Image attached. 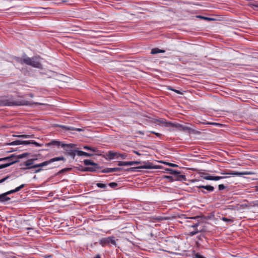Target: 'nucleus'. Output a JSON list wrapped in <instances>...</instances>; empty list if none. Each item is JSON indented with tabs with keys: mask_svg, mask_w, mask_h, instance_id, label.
Returning a JSON list of instances; mask_svg holds the SVG:
<instances>
[{
	"mask_svg": "<svg viewBox=\"0 0 258 258\" xmlns=\"http://www.w3.org/2000/svg\"><path fill=\"white\" fill-rule=\"evenodd\" d=\"M35 160L34 159H29L24 162V164L26 166V168H22L23 170L29 169L31 168H36L37 167H42L45 166H47L51 163L55 161H65L66 159L63 157H58L52 158L49 160L44 161L40 164H35L33 165V161Z\"/></svg>",
	"mask_w": 258,
	"mask_h": 258,
	"instance_id": "1",
	"label": "nucleus"
},
{
	"mask_svg": "<svg viewBox=\"0 0 258 258\" xmlns=\"http://www.w3.org/2000/svg\"><path fill=\"white\" fill-rule=\"evenodd\" d=\"M28 154V153H23V154H20L18 156H15L14 155H12L9 157L0 158V162L1 161H8V163L0 165V169L10 166V165L18 162V160L19 159L24 158V157H26V156Z\"/></svg>",
	"mask_w": 258,
	"mask_h": 258,
	"instance_id": "2",
	"label": "nucleus"
},
{
	"mask_svg": "<svg viewBox=\"0 0 258 258\" xmlns=\"http://www.w3.org/2000/svg\"><path fill=\"white\" fill-rule=\"evenodd\" d=\"M2 103L3 105L7 106L30 105L31 104L30 102L28 101L21 99L14 100L12 98L3 100Z\"/></svg>",
	"mask_w": 258,
	"mask_h": 258,
	"instance_id": "3",
	"label": "nucleus"
},
{
	"mask_svg": "<svg viewBox=\"0 0 258 258\" xmlns=\"http://www.w3.org/2000/svg\"><path fill=\"white\" fill-rule=\"evenodd\" d=\"M142 165L135 167H130L126 169L125 170L128 172H139L141 171V169H158V168L153 165V164L150 162H142Z\"/></svg>",
	"mask_w": 258,
	"mask_h": 258,
	"instance_id": "4",
	"label": "nucleus"
},
{
	"mask_svg": "<svg viewBox=\"0 0 258 258\" xmlns=\"http://www.w3.org/2000/svg\"><path fill=\"white\" fill-rule=\"evenodd\" d=\"M76 145L73 144H67L62 143L61 147L66 151L67 154L73 158L76 155V149H74Z\"/></svg>",
	"mask_w": 258,
	"mask_h": 258,
	"instance_id": "5",
	"label": "nucleus"
},
{
	"mask_svg": "<svg viewBox=\"0 0 258 258\" xmlns=\"http://www.w3.org/2000/svg\"><path fill=\"white\" fill-rule=\"evenodd\" d=\"M34 144L36 147H39L40 146V145L37 143L36 142L34 141H21V140H16L15 141H13L11 143H10L8 144L9 145H27L29 144Z\"/></svg>",
	"mask_w": 258,
	"mask_h": 258,
	"instance_id": "6",
	"label": "nucleus"
},
{
	"mask_svg": "<svg viewBox=\"0 0 258 258\" xmlns=\"http://www.w3.org/2000/svg\"><path fill=\"white\" fill-rule=\"evenodd\" d=\"M165 171L167 173L174 175L176 179L175 180H185L186 177L184 175H180V172L177 171L172 169L166 168Z\"/></svg>",
	"mask_w": 258,
	"mask_h": 258,
	"instance_id": "7",
	"label": "nucleus"
},
{
	"mask_svg": "<svg viewBox=\"0 0 258 258\" xmlns=\"http://www.w3.org/2000/svg\"><path fill=\"white\" fill-rule=\"evenodd\" d=\"M252 173L248 171H244V172H238V171H231L230 172H222L221 174L222 175H231L233 176H241L243 175H250Z\"/></svg>",
	"mask_w": 258,
	"mask_h": 258,
	"instance_id": "8",
	"label": "nucleus"
},
{
	"mask_svg": "<svg viewBox=\"0 0 258 258\" xmlns=\"http://www.w3.org/2000/svg\"><path fill=\"white\" fill-rule=\"evenodd\" d=\"M202 230V229H199V230L197 229V230H196V231L190 232L189 233V235L190 236H193L195 234H198L197 235V237H198L199 240L202 241H206L207 240L206 238L203 235V234L199 232L200 231H201Z\"/></svg>",
	"mask_w": 258,
	"mask_h": 258,
	"instance_id": "9",
	"label": "nucleus"
},
{
	"mask_svg": "<svg viewBox=\"0 0 258 258\" xmlns=\"http://www.w3.org/2000/svg\"><path fill=\"white\" fill-rule=\"evenodd\" d=\"M122 168L115 167V168H106L101 171L102 173H110L115 171H120L123 170Z\"/></svg>",
	"mask_w": 258,
	"mask_h": 258,
	"instance_id": "10",
	"label": "nucleus"
},
{
	"mask_svg": "<svg viewBox=\"0 0 258 258\" xmlns=\"http://www.w3.org/2000/svg\"><path fill=\"white\" fill-rule=\"evenodd\" d=\"M117 155V152H114L112 151H109L106 154V159L108 160H112L114 158H116Z\"/></svg>",
	"mask_w": 258,
	"mask_h": 258,
	"instance_id": "11",
	"label": "nucleus"
},
{
	"mask_svg": "<svg viewBox=\"0 0 258 258\" xmlns=\"http://www.w3.org/2000/svg\"><path fill=\"white\" fill-rule=\"evenodd\" d=\"M206 175L205 176H203V178L206 180H218L221 179H223L224 178L223 176H212L208 174H205Z\"/></svg>",
	"mask_w": 258,
	"mask_h": 258,
	"instance_id": "12",
	"label": "nucleus"
},
{
	"mask_svg": "<svg viewBox=\"0 0 258 258\" xmlns=\"http://www.w3.org/2000/svg\"><path fill=\"white\" fill-rule=\"evenodd\" d=\"M32 59V58H30L29 57H26V58H24L23 59L21 58H18L17 61L21 64L25 63L27 65L30 66L31 63Z\"/></svg>",
	"mask_w": 258,
	"mask_h": 258,
	"instance_id": "13",
	"label": "nucleus"
},
{
	"mask_svg": "<svg viewBox=\"0 0 258 258\" xmlns=\"http://www.w3.org/2000/svg\"><path fill=\"white\" fill-rule=\"evenodd\" d=\"M30 66L36 68H41L42 66L41 63L37 60L36 57H32L31 63Z\"/></svg>",
	"mask_w": 258,
	"mask_h": 258,
	"instance_id": "14",
	"label": "nucleus"
},
{
	"mask_svg": "<svg viewBox=\"0 0 258 258\" xmlns=\"http://www.w3.org/2000/svg\"><path fill=\"white\" fill-rule=\"evenodd\" d=\"M165 126L166 127H173L177 128L178 130H180V127H181V124L176 123H174L168 121V122H165Z\"/></svg>",
	"mask_w": 258,
	"mask_h": 258,
	"instance_id": "15",
	"label": "nucleus"
},
{
	"mask_svg": "<svg viewBox=\"0 0 258 258\" xmlns=\"http://www.w3.org/2000/svg\"><path fill=\"white\" fill-rule=\"evenodd\" d=\"M119 240L115 236H109L107 238H102L100 242H116Z\"/></svg>",
	"mask_w": 258,
	"mask_h": 258,
	"instance_id": "16",
	"label": "nucleus"
},
{
	"mask_svg": "<svg viewBox=\"0 0 258 258\" xmlns=\"http://www.w3.org/2000/svg\"><path fill=\"white\" fill-rule=\"evenodd\" d=\"M76 154L79 156H85V157H91L93 155V154H91L89 153L85 152L82 151H79L77 150Z\"/></svg>",
	"mask_w": 258,
	"mask_h": 258,
	"instance_id": "17",
	"label": "nucleus"
},
{
	"mask_svg": "<svg viewBox=\"0 0 258 258\" xmlns=\"http://www.w3.org/2000/svg\"><path fill=\"white\" fill-rule=\"evenodd\" d=\"M60 127H61L62 128H63L66 130H68V131H78V132H80V131H82V129H81V128H76V127H74L73 126L60 125Z\"/></svg>",
	"mask_w": 258,
	"mask_h": 258,
	"instance_id": "18",
	"label": "nucleus"
},
{
	"mask_svg": "<svg viewBox=\"0 0 258 258\" xmlns=\"http://www.w3.org/2000/svg\"><path fill=\"white\" fill-rule=\"evenodd\" d=\"M197 187H198L199 188L205 189L209 191H213L214 190V187L213 186H211L210 185H200L199 186H197Z\"/></svg>",
	"mask_w": 258,
	"mask_h": 258,
	"instance_id": "19",
	"label": "nucleus"
},
{
	"mask_svg": "<svg viewBox=\"0 0 258 258\" xmlns=\"http://www.w3.org/2000/svg\"><path fill=\"white\" fill-rule=\"evenodd\" d=\"M10 198L7 197V194L5 193L0 195V202H5L9 201Z\"/></svg>",
	"mask_w": 258,
	"mask_h": 258,
	"instance_id": "20",
	"label": "nucleus"
},
{
	"mask_svg": "<svg viewBox=\"0 0 258 258\" xmlns=\"http://www.w3.org/2000/svg\"><path fill=\"white\" fill-rule=\"evenodd\" d=\"M61 145L60 142L56 140L51 141L47 144V146H54L58 147L61 146Z\"/></svg>",
	"mask_w": 258,
	"mask_h": 258,
	"instance_id": "21",
	"label": "nucleus"
},
{
	"mask_svg": "<svg viewBox=\"0 0 258 258\" xmlns=\"http://www.w3.org/2000/svg\"><path fill=\"white\" fill-rule=\"evenodd\" d=\"M84 164H85V165L86 166H88V165H92V166H98V164L94 162L93 161L90 160H88V159H85L84 160Z\"/></svg>",
	"mask_w": 258,
	"mask_h": 258,
	"instance_id": "22",
	"label": "nucleus"
},
{
	"mask_svg": "<svg viewBox=\"0 0 258 258\" xmlns=\"http://www.w3.org/2000/svg\"><path fill=\"white\" fill-rule=\"evenodd\" d=\"M248 6L253 10H258V2H250L249 3Z\"/></svg>",
	"mask_w": 258,
	"mask_h": 258,
	"instance_id": "23",
	"label": "nucleus"
},
{
	"mask_svg": "<svg viewBox=\"0 0 258 258\" xmlns=\"http://www.w3.org/2000/svg\"><path fill=\"white\" fill-rule=\"evenodd\" d=\"M165 52V50L160 49L158 48H154L151 50V53L152 54H155L158 53H164Z\"/></svg>",
	"mask_w": 258,
	"mask_h": 258,
	"instance_id": "24",
	"label": "nucleus"
},
{
	"mask_svg": "<svg viewBox=\"0 0 258 258\" xmlns=\"http://www.w3.org/2000/svg\"><path fill=\"white\" fill-rule=\"evenodd\" d=\"M72 170V168H63L60 171H59L56 174L55 176L58 175L62 173H64L70 171Z\"/></svg>",
	"mask_w": 258,
	"mask_h": 258,
	"instance_id": "25",
	"label": "nucleus"
},
{
	"mask_svg": "<svg viewBox=\"0 0 258 258\" xmlns=\"http://www.w3.org/2000/svg\"><path fill=\"white\" fill-rule=\"evenodd\" d=\"M99 168V166H92V167H87V169H86L89 172H95L96 171L97 169Z\"/></svg>",
	"mask_w": 258,
	"mask_h": 258,
	"instance_id": "26",
	"label": "nucleus"
},
{
	"mask_svg": "<svg viewBox=\"0 0 258 258\" xmlns=\"http://www.w3.org/2000/svg\"><path fill=\"white\" fill-rule=\"evenodd\" d=\"M83 148L85 150L91 151L94 152H96L97 151V148H93V147L88 146H84Z\"/></svg>",
	"mask_w": 258,
	"mask_h": 258,
	"instance_id": "27",
	"label": "nucleus"
},
{
	"mask_svg": "<svg viewBox=\"0 0 258 258\" xmlns=\"http://www.w3.org/2000/svg\"><path fill=\"white\" fill-rule=\"evenodd\" d=\"M187 222L189 223L188 226L191 227L193 228H197L200 225V223L199 222H197V223H193V224L191 223V221H188Z\"/></svg>",
	"mask_w": 258,
	"mask_h": 258,
	"instance_id": "28",
	"label": "nucleus"
},
{
	"mask_svg": "<svg viewBox=\"0 0 258 258\" xmlns=\"http://www.w3.org/2000/svg\"><path fill=\"white\" fill-rule=\"evenodd\" d=\"M190 130V128L189 127L181 125V127H180V129L179 131H183L184 132H189Z\"/></svg>",
	"mask_w": 258,
	"mask_h": 258,
	"instance_id": "29",
	"label": "nucleus"
},
{
	"mask_svg": "<svg viewBox=\"0 0 258 258\" xmlns=\"http://www.w3.org/2000/svg\"><path fill=\"white\" fill-rule=\"evenodd\" d=\"M14 136L17 137L19 138H23V139H29V138H30L31 137L30 135H18V136L14 135Z\"/></svg>",
	"mask_w": 258,
	"mask_h": 258,
	"instance_id": "30",
	"label": "nucleus"
},
{
	"mask_svg": "<svg viewBox=\"0 0 258 258\" xmlns=\"http://www.w3.org/2000/svg\"><path fill=\"white\" fill-rule=\"evenodd\" d=\"M154 219L155 220V221H156V222H160L162 220L167 219V218H165V217H156L154 218Z\"/></svg>",
	"mask_w": 258,
	"mask_h": 258,
	"instance_id": "31",
	"label": "nucleus"
},
{
	"mask_svg": "<svg viewBox=\"0 0 258 258\" xmlns=\"http://www.w3.org/2000/svg\"><path fill=\"white\" fill-rule=\"evenodd\" d=\"M97 186L101 188H106L107 187V185L105 184L104 183H97L96 184Z\"/></svg>",
	"mask_w": 258,
	"mask_h": 258,
	"instance_id": "32",
	"label": "nucleus"
},
{
	"mask_svg": "<svg viewBox=\"0 0 258 258\" xmlns=\"http://www.w3.org/2000/svg\"><path fill=\"white\" fill-rule=\"evenodd\" d=\"M163 163L165 165H168L170 167H178V165L177 164L172 163L164 162Z\"/></svg>",
	"mask_w": 258,
	"mask_h": 258,
	"instance_id": "33",
	"label": "nucleus"
},
{
	"mask_svg": "<svg viewBox=\"0 0 258 258\" xmlns=\"http://www.w3.org/2000/svg\"><path fill=\"white\" fill-rule=\"evenodd\" d=\"M120 158L122 159H124L126 157V155L125 154H120L118 153L117 156L116 157V158Z\"/></svg>",
	"mask_w": 258,
	"mask_h": 258,
	"instance_id": "34",
	"label": "nucleus"
},
{
	"mask_svg": "<svg viewBox=\"0 0 258 258\" xmlns=\"http://www.w3.org/2000/svg\"><path fill=\"white\" fill-rule=\"evenodd\" d=\"M223 221L226 222L227 223H232L233 222V220L231 219H228L226 217H222L221 219Z\"/></svg>",
	"mask_w": 258,
	"mask_h": 258,
	"instance_id": "35",
	"label": "nucleus"
},
{
	"mask_svg": "<svg viewBox=\"0 0 258 258\" xmlns=\"http://www.w3.org/2000/svg\"><path fill=\"white\" fill-rule=\"evenodd\" d=\"M25 186V184H21L20 186L16 187L15 189V191H16V192H17V191H19V190H20L21 189H22L23 188H24Z\"/></svg>",
	"mask_w": 258,
	"mask_h": 258,
	"instance_id": "36",
	"label": "nucleus"
},
{
	"mask_svg": "<svg viewBox=\"0 0 258 258\" xmlns=\"http://www.w3.org/2000/svg\"><path fill=\"white\" fill-rule=\"evenodd\" d=\"M198 18H201L202 19H204V20H207V21H211L213 20L212 18H208V17H204V16H198Z\"/></svg>",
	"mask_w": 258,
	"mask_h": 258,
	"instance_id": "37",
	"label": "nucleus"
},
{
	"mask_svg": "<svg viewBox=\"0 0 258 258\" xmlns=\"http://www.w3.org/2000/svg\"><path fill=\"white\" fill-rule=\"evenodd\" d=\"M108 185L112 188L116 187L117 186V183L116 182H111L108 184Z\"/></svg>",
	"mask_w": 258,
	"mask_h": 258,
	"instance_id": "38",
	"label": "nucleus"
},
{
	"mask_svg": "<svg viewBox=\"0 0 258 258\" xmlns=\"http://www.w3.org/2000/svg\"><path fill=\"white\" fill-rule=\"evenodd\" d=\"M164 178L168 179L169 180V181H170V182L173 181L174 180L173 177L171 176L165 175L164 176Z\"/></svg>",
	"mask_w": 258,
	"mask_h": 258,
	"instance_id": "39",
	"label": "nucleus"
},
{
	"mask_svg": "<svg viewBox=\"0 0 258 258\" xmlns=\"http://www.w3.org/2000/svg\"><path fill=\"white\" fill-rule=\"evenodd\" d=\"M118 165L119 166H126L125 161H118Z\"/></svg>",
	"mask_w": 258,
	"mask_h": 258,
	"instance_id": "40",
	"label": "nucleus"
},
{
	"mask_svg": "<svg viewBox=\"0 0 258 258\" xmlns=\"http://www.w3.org/2000/svg\"><path fill=\"white\" fill-rule=\"evenodd\" d=\"M10 177V175H8L6 177L3 178V179L0 180V183H2L4 182H5L6 180H7L8 178H9Z\"/></svg>",
	"mask_w": 258,
	"mask_h": 258,
	"instance_id": "41",
	"label": "nucleus"
},
{
	"mask_svg": "<svg viewBox=\"0 0 258 258\" xmlns=\"http://www.w3.org/2000/svg\"><path fill=\"white\" fill-rule=\"evenodd\" d=\"M225 186L223 184H219L218 186L219 190H222L225 188Z\"/></svg>",
	"mask_w": 258,
	"mask_h": 258,
	"instance_id": "42",
	"label": "nucleus"
},
{
	"mask_svg": "<svg viewBox=\"0 0 258 258\" xmlns=\"http://www.w3.org/2000/svg\"><path fill=\"white\" fill-rule=\"evenodd\" d=\"M150 132L152 134H155L158 137H160L162 136V135L161 134L158 133H156L154 131H150Z\"/></svg>",
	"mask_w": 258,
	"mask_h": 258,
	"instance_id": "43",
	"label": "nucleus"
},
{
	"mask_svg": "<svg viewBox=\"0 0 258 258\" xmlns=\"http://www.w3.org/2000/svg\"><path fill=\"white\" fill-rule=\"evenodd\" d=\"M14 192H16L15 189H13V190H11L10 191H8L6 192V194H7V195H10L11 194H13Z\"/></svg>",
	"mask_w": 258,
	"mask_h": 258,
	"instance_id": "44",
	"label": "nucleus"
},
{
	"mask_svg": "<svg viewBox=\"0 0 258 258\" xmlns=\"http://www.w3.org/2000/svg\"><path fill=\"white\" fill-rule=\"evenodd\" d=\"M14 192H16L15 189H13V190H11L10 191H8L6 192V194H7V195H10L11 194H13Z\"/></svg>",
	"mask_w": 258,
	"mask_h": 258,
	"instance_id": "45",
	"label": "nucleus"
},
{
	"mask_svg": "<svg viewBox=\"0 0 258 258\" xmlns=\"http://www.w3.org/2000/svg\"><path fill=\"white\" fill-rule=\"evenodd\" d=\"M126 166H132L134 165V161H127L126 162Z\"/></svg>",
	"mask_w": 258,
	"mask_h": 258,
	"instance_id": "46",
	"label": "nucleus"
},
{
	"mask_svg": "<svg viewBox=\"0 0 258 258\" xmlns=\"http://www.w3.org/2000/svg\"><path fill=\"white\" fill-rule=\"evenodd\" d=\"M37 169L34 171V173H38L42 170V169L41 167H37Z\"/></svg>",
	"mask_w": 258,
	"mask_h": 258,
	"instance_id": "47",
	"label": "nucleus"
},
{
	"mask_svg": "<svg viewBox=\"0 0 258 258\" xmlns=\"http://www.w3.org/2000/svg\"><path fill=\"white\" fill-rule=\"evenodd\" d=\"M169 89L170 90H172V91H174V92H175L176 93H177V94H181L180 91H179V90H176V89H172V88H169Z\"/></svg>",
	"mask_w": 258,
	"mask_h": 258,
	"instance_id": "48",
	"label": "nucleus"
},
{
	"mask_svg": "<svg viewBox=\"0 0 258 258\" xmlns=\"http://www.w3.org/2000/svg\"><path fill=\"white\" fill-rule=\"evenodd\" d=\"M134 164H136V165H138V164H142V161H134Z\"/></svg>",
	"mask_w": 258,
	"mask_h": 258,
	"instance_id": "49",
	"label": "nucleus"
},
{
	"mask_svg": "<svg viewBox=\"0 0 258 258\" xmlns=\"http://www.w3.org/2000/svg\"><path fill=\"white\" fill-rule=\"evenodd\" d=\"M87 169V167H84V168H83L81 170L82 171H83V172H86V171H88V170H87L86 169Z\"/></svg>",
	"mask_w": 258,
	"mask_h": 258,
	"instance_id": "50",
	"label": "nucleus"
},
{
	"mask_svg": "<svg viewBox=\"0 0 258 258\" xmlns=\"http://www.w3.org/2000/svg\"><path fill=\"white\" fill-rule=\"evenodd\" d=\"M44 258H51L52 257L51 255H45Z\"/></svg>",
	"mask_w": 258,
	"mask_h": 258,
	"instance_id": "51",
	"label": "nucleus"
},
{
	"mask_svg": "<svg viewBox=\"0 0 258 258\" xmlns=\"http://www.w3.org/2000/svg\"><path fill=\"white\" fill-rule=\"evenodd\" d=\"M190 219H191V220H192V219L193 220H196L197 219H199V217H193L190 218Z\"/></svg>",
	"mask_w": 258,
	"mask_h": 258,
	"instance_id": "52",
	"label": "nucleus"
},
{
	"mask_svg": "<svg viewBox=\"0 0 258 258\" xmlns=\"http://www.w3.org/2000/svg\"><path fill=\"white\" fill-rule=\"evenodd\" d=\"M160 122L162 124H164V125H165V122H167L166 121H164V120L160 121Z\"/></svg>",
	"mask_w": 258,
	"mask_h": 258,
	"instance_id": "53",
	"label": "nucleus"
},
{
	"mask_svg": "<svg viewBox=\"0 0 258 258\" xmlns=\"http://www.w3.org/2000/svg\"><path fill=\"white\" fill-rule=\"evenodd\" d=\"M95 258H101V257L100 255L97 254V255L95 256Z\"/></svg>",
	"mask_w": 258,
	"mask_h": 258,
	"instance_id": "54",
	"label": "nucleus"
},
{
	"mask_svg": "<svg viewBox=\"0 0 258 258\" xmlns=\"http://www.w3.org/2000/svg\"><path fill=\"white\" fill-rule=\"evenodd\" d=\"M134 153L138 155H140V154L138 151H134Z\"/></svg>",
	"mask_w": 258,
	"mask_h": 258,
	"instance_id": "55",
	"label": "nucleus"
},
{
	"mask_svg": "<svg viewBox=\"0 0 258 258\" xmlns=\"http://www.w3.org/2000/svg\"><path fill=\"white\" fill-rule=\"evenodd\" d=\"M100 243L102 244V246H105V244H106V243L103 242V243Z\"/></svg>",
	"mask_w": 258,
	"mask_h": 258,
	"instance_id": "56",
	"label": "nucleus"
},
{
	"mask_svg": "<svg viewBox=\"0 0 258 258\" xmlns=\"http://www.w3.org/2000/svg\"><path fill=\"white\" fill-rule=\"evenodd\" d=\"M29 96L30 97H33V95L32 94H31V93L29 94Z\"/></svg>",
	"mask_w": 258,
	"mask_h": 258,
	"instance_id": "57",
	"label": "nucleus"
},
{
	"mask_svg": "<svg viewBox=\"0 0 258 258\" xmlns=\"http://www.w3.org/2000/svg\"><path fill=\"white\" fill-rule=\"evenodd\" d=\"M201 192H202L203 194H206L207 192L204 190H201Z\"/></svg>",
	"mask_w": 258,
	"mask_h": 258,
	"instance_id": "58",
	"label": "nucleus"
},
{
	"mask_svg": "<svg viewBox=\"0 0 258 258\" xmlns=\"http://www.w3.org/2000/svg\"><path fill=\"white\" fill-rule=\"evenodd\" d=\"M139 133H140V134H142V135H143V134H143V133H142L141 132H140Z\"/></svg>",
	"mask_w": 258,
	"mask_h": 258,
	"instance_id": "59",
	"label": "nucleus"
},
{
	"mask_svg": "<svg viewBox=\"0 0 258 258\" xmlns=\"http://www.w3.org/2000/svg\"><path fill=\"white\" fill-rule=\"evenodd\" d=\"M113 243V244H115H115H116V243H115V242H114V243Z\"/></svg>",
	"mask_w": 258,
	"mask_h": 258,
	"instance_id": "60",
	"label": "nucleus"
}]
</instances>
